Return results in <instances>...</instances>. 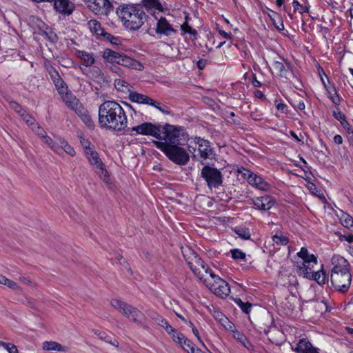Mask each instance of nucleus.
Listing matches in <instances>:
<instances>
[{
    "instance_id": "1",
    "label": "nucleus",
    "mask_w": 353,
    "mask_h": 353,
    "mask_svg": "<svg viewBox=\"0 0 353 353\" xmlns=\"http://www.w3.org/2000/svg\"><path fill=\"white\" fill-rule=\"evenodd\" d=\"M183 129L180 127L173 126L168 131L162 141H153L154 145L163 152L165 155L173 163L179 165H185L190 161V155L186 150L181 146L179 137Z\"/></svg>"
},
{
    "instance_id": "2",
    "label": "nucleus",
    "mask_w": 353,
    "mask_h": 353,
    "mask_svg": "<svg viewBox=\"0 0 353 353\" xmlns=\"http://www.w3.org/2000/svg\"><path fill=\"white\" fill-rule=\"evenodd\" d=\"M99 123L103 128L121 131L127 127V116L117 102L107 101L99 108Z\"/></svg>"
},
{
    "instance_id": "3",
    "label": "nucleus",
    "mask_w": 353,
    "mask_h": 353,
    "mask_svg": "<svg viewBox=\"0 0 353 353\" xmlns=\"http://www.w3.org/2000/svg\"><path fill=\"white\" fill-rule=\"evenodd\" d=\"M333 263L336 261L331 271V282L334 288L341 293L349 290L352 282V274L350 272V264L343 257L333 258Z\"/></svg>"
},
{
    "instance_id": "4",
    "label": "nucleus",
    "mask_w": 353,
    "mask_h": 353,
    "mask_svg": "<svg viewBox=\"0 0 353 353\" xmlns=\"http://www.w3.org/2000/svg\"><path fill=\"white\" fill-rule=\"evenodd\" d=\"M182 253L188 265L194 274L201 281L207 279L205 276H210L213 272L205 263L189 247L182 248Z\"/></svg>"
},
{
    "instance_id": "5",
    "label": "nucleus",
    "mask_w": 353,
    "mask_h": 353,
    "mask_svg": "<svg viewBox=\"0 0 353 353\" xmlns=\"http://www.w3.org/2000/svg\"><path fill=\"white\" fill-rule=\"evenodd\" d=\"M110 305L130 321L138 325L144 324L145 314L136 307L117 299H112Z\"/></svg>"
},
{
    "instance_id": "6",
    "label": "nucleus",
    "mask_w": 353,
    "mask_h": 353,
    "mask_svg": "<svg viewBox=\"0 0 353 353\" xmlns=\"http://www.w3.org/2000/svg\"><path fill=\"white\" fill-rule=\"evenodd\" d=\"M174 125L166 124L163 126L157 125L152 123L145 122L132 128V132L143 135H149L157 139V141H162L168 134L166 131L172 129Z\"/></svg>"
},
{
    "instance_id": "7",
    "label": "nucleus",
    "mask_w": 353,
    "mask_h": 353,
    "mask_svg": "<svg viewBox=\"0 0 353 353\" xmlns=\"http://www.w3.org/2000/svg\"><path fill=\"white\" fill-rule=\"evenodd\" d=\"M203 283L213 294L222 299L226 298L230 293L229 284L213 272H210L209 278L204 279Z\"/></svg>"
},
{
    "instance_id": "8",
    "label": "nucleus",
    "mask_w": 353,
    "mask_h": 353,
    "mask_svg": "<svg viewBox=\"0 0 353 353\" xmlns=\"http://www.w3.org/2000/svg\"><path fill=\"white\" fill-rule=\"evenodd\" d=\"M201 176L206 181L210 188H217L223 183V175L216 168L205 165L201 172Z\"/></svg>"
},
{
    "instance_id": "9",
    "label": "nucleus",
    "mask_w": 353,
    "mask_h": 353,
    "mask_svg": "<svg viewBox=\"0 0 353 353\" xmlns=\"http://www.w3.org/2000/svg\"><path fill=\"white\" fill-rule=\"evenodd\" d=\"M85 157L90 163V165L93 167L96 173L99 175L104 174L105 176L107 174V170L105 168V165L103 164L102 160L100 159L98 152L94 149V146H85Z\"/></svg>"
},
{
    "instance_id": "10",
    "label": "nucleus",
    "mask_w": 353,
    "mask_h": 353,
    "mask_svg": "<svg viewBox=\"0 0 353 353\" xmlns=\"http://www.w3.org/2000/svg\"><path fill=\"white\" fill-rule=\"evenodd\" d=\"M88 8L97 14L107 15L112 6L109 0H86Z\"/></svg>"
},
{
    "instance_id": "11",
    "label": "nucleus",
    "mask_w": 353,
    "mask_h": 353,
    "mask_svg": "<svg viewBox=\"0 0 353 353\" xmlns=\"http://www.w3.org/2000/svg\"><path fill=\"white\" fill-rule=\"evenodd\" d=\"M146 19L145 12L137 7L136 12H133L126 22H124V26L126 28L136 30L140 28Z\"/></svg>"
},
{
    "instance_id": "12",
    "label": "nucleus",
    "mask_w": 353,
    "mask_h": 353,
    "mask_svg": "<svg viewBox=\"0 0 353 353\" xmlns=\"http://www.w3.org/2000/svg\"><path fill=\"white\" fill-rule=\"evenodd\" d=\"M291 349L296 353H319L307 338H302L297 343H291Z\"/></svg>"
},
{
    "instance_id": "13",
    "label": "nucleus",
    "mask_w": 353,
    "mask_h": 353,
    "mask_svg": "<svg viewBox=\"0 0 353 353\" xmlns=\"http://www.w3.org/2000/svg\"><path fill=\"white\" fill-rule=\"evenodd\" d=\"M195 143L198 145V150L202 159H212L214 158V151L208 140L196 137Z\"/></svg>"
},
{
    "instance_id": "14",
    "label": "nucleus",
    "mask_w": 353,
    "mask_h": 353,
    "mask_svg": "<svg viewBox=\"0 0 353 353\" xmlns=\"http://www.w3.org/2000/svg\"><path fill=\"white\" fill-rule=\"evenodd\" d=\"M155 30L157 34H163L167 37L176 33V30L173 28L172 26L165 17H161L159 19Z\"/></svg>"
},
{
    "instance_id": "15",
    "label": "nucleus",
    "mask_w": 353,
    "mask_h": 353,
    "mask_svg": "<svg viewBox=\"0 0 353 353\" xmlns=\"http://www.w3.org/2000/svg\"><path fill=\"white\" fill-rule=\"evenodd\" d=\"M253 203L256 209L266 211L272 208L274 201L270 196L265 195L254 199Z\"/></svg>"
},
{
    "instance_id": "16",
    "label": "nucleus",
    "mask_w": 353,
    "mask_h": 353,
    "mask_svg": "<svg viewBox=\"0 0 353 353\" xmlns=\"http://www.w3.org/2000/svg\"><path fill=\"white\" fill-rule=\"evenodd\" d=\"M52 1L57 12L66 15H70L73 12V4L69 0H53Z\"/></svg>"
},
{
    "instance_id": "17",
    "label": "nucleus",
    "mask_w": 353,
    "mask_h": 353,
    "mask_svg": "<svg viewBox=\"0 0 353 353\" xmlns=\"http://www.w3.org/2000/svg\"><path fill=\"white\" fill-rule=\"evenodd\" d=\"M119 61L118 64L124 67L137 70H142L143 69V66L140 62L125 54H122Z\"/></svg>"
},
{
    "instance_id": "18",
    "label": "nucleus",
    "mask_w": 353,
    "mask_h": 353,
    "mask_svg": "<svg viewBox=\"0 0 353 353\" xmlns=\"http://www.w3.org/2000/svg\"><path fill=\"white\" fill-rule=\"evenodd\" d=\"M137 7L134 5L121 6L117 9V14L124 23L128 20L133 12H136Z\"/></svg>"
},
{
    "instance_id": "19",
    "label": "nucleus",
    "mask_w": 353,
    "mask_h": 353,
    "mask_svg": "<svg viewBox=\"0 0 353 353\" xmlns=\"http://www.w3.org/2000/svg\"><path fill=\"white\" fill-rule=\"evenodd\" d=\"M129 99L134 103H143V104H148V105H154V103L152 102L153 101V99L150 98L149 97L140 94L136 92L131 91L129 93L128 95Z\"/></svg>"
},
{
    "instance_id": "20",
    "label": "nucleus",
    "mask_w": 353,
    "mask_h": 353,
    "mask_svg": "<svg viewBox=\"0 0 353 353\" xmlns=\"http://www.w3.org/2000/svg\"><path fill=\"white\" fill-rule=\"evenodd\" d=\"M61 96L63 101L66 104V105L73 110L75 107H77L80 103L79 99L67 89L66 92H64L63 94H59Z\"/></svg>"
},
{
    "instance_id": "21",
    "label": "nucleus",
    "mask_w": 353,
    "mask_h": 353,
    "mask_svg": "<svg viewBox=\"0 0 353 353\" xmlns=\"http://www.w3.org/2000/svg\"><path fill=\"white\" fill-rule=\"evenodd\" d=\"M299 257L303 259L301 264L313 263L317 264V258L313 254H309L307 249L302 248L301 250L297 253Z\"/></svg>"
},
{
    "instance_id": "22",
    "label": "nucleus",
    "mask_w": 353,
    "mask_h": 353,
    "mask_svg": "<svg viewBox=\"0 0 353 353\" xmlns=\"http://www.w3.org/2000/svg\"><path fill=\"white\" fill-rule=\"evenodd\" d=\"M248 183L261 190H268L270 187V184L265 181L262 177L255 174H253Z\"/></svg>"
},
{
    "instance_id": "23",
    "label": "nucleus",
    "mask_w": 353,
    "mask_h": 353,
    "mask_svg": "<svg viewBox=\"0 0 353 353\" xmlns=\"http://www.w3.org/2000/svg\"><path fill=\"white\" fill-rule=\"evenodd\" d=\"M77 57L79 58L86 67H90L95 63V59L92 53L84 50H77Z\"/></svg>"
},
{
    "instance_id": "24",
    "label": "nucleus",
    "mask_w": 353,
    "mask_h": 353,
    "mask_svg": "<svg viewBox=\"0 0 353 353\" xmlns=\"http://www.w3.org/2000/svg\"><path fill=\"white\" fill-rule=\"evenodd\" d=\"M122 54L110 49H105L103 53V58L109 63H119Z\"/></svg>"
},
{
    "instance_id": "25",
    "label": "nucleus",
    "mask_w": 353,
    "mask_h": 353,
    "mask_svg": "<svg viewBox=\"0 0 353 353\" xmlns=\"http://www.w3.org/2000/svg\"><path fill=\"white\" fill-rule=\"evenodd\" d=\"M50 78L53 81L59 94H63L64 92H66L68 86L61 77L59 72L54 74V76L51 77Z\"/></svg>"
},
{
    "instance_id": "26",
    "label": "nucleus",
    "mask_w": 353,
    "mask_h": 353,
    "mask_svg": "<svg viewBox=\"0 0 353 353\" xmlns=\"http://www.w3.org/2000/svg\"><path fill=\"white\" fill-rule=\"evenodd\" d=\"M307 279L314 280L319 285L325 284L326 281V276L325 272L323 269V265H321V270L316 272L313 271Z\"/></svg>"
},
{
    "instance_id": "27",
    "label": "nucleus",
    "mask_w": 353,
    "mask_h": 353,
    "mask_svg": "<svg viewBox=\"0 0 353 353\" xmlns=\"http://www.w3.org/2000/svg\"><path fill=\"white\" fill-rule=\"evenodd\" d=\"M63 138L54 136V138H51L47 135V137H44V140L43 141L46 144H47L52 150L57 153H60V147H59V139H62Z\"/></svg>"
},
{
    "instance_id": "28",
    "label": "nucleus",
    "mask_w": 353,
    "mask_h": 353,
    "mask_svg": "<svg viewBox=\"0 0 353 353\" xmlns=\"http://www.w3.org/2000/svg\"><path fill=\"white\" fill-rule=\"evenodd\" d=\"M148 315L159 325L165 330L170 325L169 323L160 316L157 312L153 310H149Z\"/></svg>"
},
{
    "instance_id": "29",
    "label": "nucleus",
    "mask_w": 353,
    "mask_h": 353,
    "mask_svg": "<svg viewBox=\"0 0 353 353\" xmlns=\"http://www.w3.org/2000/svg\"><path fill=\"white\" fill-rule=\"evenodd\" d=\"M181 346L188 353H205L186 337H184Z\"/></svg>"
},
{
    "instance_id": "30",
    "label": "nucleus",
    "mask_w": 353,
    "mask_h": 353,
    "mask_svg": "<svg viewBox=\"0 0 353 353\" xmlns=\"http://www.w3.org/2000/svg\"><path fill=\"white\" fill-rule=\"evenodd\" d=\"M314 264L313 263H307V264H300L297 265L298 270L297 273L299 276H302L303 278H307L309 275L314 271L312 269L314 268Z\"/></svg>"
},
{
    "instance_id": "31",
    "label": "nucleus",
    "mask_w": 353,
    "mask_h": 353,
    "mask_svg": "<svg viewBox=\"0 0 353 353\" xmlns=\"http://www.w3.org/2000/svg\"><path fill=\"white\" fill-rule=\"evenodd\" d=\"M285 65L280 61H274L273 66L276 70L279 72L281 77L285 76L288 70L291 69V64L287 60L285 61Z\"/></svg>"
},
{
    "instance_id": "32",
    "label": "nucleus",
    "mask_w": 353,
    "mask_h": 353,
    "mask_svg": "<svg viewBox=\"0 0 353 353\" xmlns=\"http://www.w3.org/2000/svg\"><path fill=\"white\" fill-rule=\"evenodd\" d=\"M142 3L148 12L152 10L163 11V8L159 0H142Z\"/></svg>"
},
{
    "instance_id": "33",
    "label": "nucleus",
    "mask_w": 353,
    "mask_h": 353,
    "mask_svg": "<svg viewBox=\"0 0 353 353\" xmlns=\"http://www.w3.org/2000/svg\"><path fill=\"white\" fill-rule=\"evenodd\" d=\"M168 334H170L176 343L182 345V341L184 340L185 336L178 332L175 328L172 327L170 325L165 330Z\"/></svg>"
},
{
    "instance_id": "34",
    "label": "nucleus",
    "mask_w": 353,
    "mask_h": 353,
    "mask_svg": "<svg viewBox=\"0 0 353 353\" xmlns=\"http://www.w3.org/2000/svg\"><path fill=\"white\" fill-rule=\"evenodd\" d=\"M43 349L44 350L59 352H65L66 348L60 343L55 341H45L43 343Z\"/></svg>"
},
{
    "instance_id": "35",
    "label": "nucleus",
    "mask_w": 353,
    "mask_h": 353,
    "mask_svg": "<svg viewBox=\"0 0 353 353\" xmlns=\"http://www.w3.org/2000/svg\"><path fill=\"white\" fill-rule=\"evenodd\" d=\"M268 16L278 30H283L284 29V25L280 14L271 10V13L268 14Z\"/></svg>"
},
{
    "instance_id": "36",
    "label": "nucleus",
    "mask_w": 353,
    "mask_h": 353,
    "mask_svg": "<svg viewBox=\"0 0 353 353\" xmlns=\"http://www.w3.org/2000/svg\"><path fill=\"white\" fill-rule=\"evenodd\" d=\"M114 87L115 88L121 92L127 93L131 92L130 90V85L125 81V80H123L121 79H117L114 80Z\"/></svg>"
},
{
    "instance_id": "37",
    "label": "nucleus",
    "mask_w": 353,
    "mask_h": 353,
    "mask_svg": "<svg viewBox=\"0 0 353 353\" xmlns=\"http://www.w3.org/2000/svg\"><path fill=\"white\" fill-rule=\"evenodd\" d=\"M93 332L95 335L98 336L101 340H103L106 343H110L115 347L119 346V343L117 342V341L115 339H112L105 332L98 330H94Z\"/></svg>"
},
{
    "instance_id": "38",
    "label": "nucleus",
    "mask_w": 353,
    "mask_h": 353,
    "mask_svg": "<svg viewBox=\"0 0 353 353\" xmlns=\"http://www.w3.org/2000/svg\"><path fill=\"white\" fill-rule=\"evenodd\" d=\"M88 27L92 32L97 35H101L104 34L105 31L102 28L101 23L97 20H90L88 23Z\"/></svg>"
},
{
    "instance_id": "39",
    "label": "nucleus",
    "mask_w": 353,
    "mask_h": 353,
    "mask_svg": "<svg viewBox=\"0 0 353 353\" xmlns=\"http://www.w3.org/2000/svg\"><path fill=\"white\" fill-rule=\"evenodd\" d=\"M233 231L241 239L247 240L250 238V230L245 226H236Z\"/></svg>"
},
{
    "instance_id": "40",
    "label": "nucleus",
    "mask_w": 353,
    "mask_h": 353,
    "mask_svg": "<svg viewBox=\"0 0 353 353\" xmlns=\"http://www.w3.org/2000/svg\"><path fill=\"white\" fill-rule=\"evenodd\" d=\"M341 224L349 230L353 231V218L347 213H343L340 218Z\"/></svg>"
},
{
    "instance_id": "41",
    "label": "nucleus",
    "mask_w": 353,
    "mask_h": 353,
    "mask_svg": "<svg viewBox=\"0 0 353 353\" xmlns=\"http://www.w3.org/2000/svg\"><path fill=\"white\" fill-rule=\"evenodd\" d=\"M60 152L63 150L65 153L68 154L71 157H74L76 154L74 148L68 145V143L63 139H59Z\"/></svg>"
},
{
    "instance_id": "42",
    "label": "nucleus",
    "mask_w": 353,
    "mask_h": 353,
    "mask_svg": "<svg viewBox=\"0 0 353 353\" xmlns=\"http://www.w3.org/2000/svg\"><path fill=\"white\" fill-rule=\"evenodd\" d=\"M236 304L241 309V310L245 313V314H249L250 310H251V307H252V304L250 303L249 302H243L241 299L238 298V299H236L234 300Z\"/></svg>"
},
{
    "instance_id": "43",
    "label": "nucleus",
    "mask_w": 353,
    "mask_h": 353,
    "mask_svg": "<svg viewBox=\"0 0 353 353\" xmlns=\"http://www.w3.org/2000/svg\"><path fill=\"white\" fill-rule=\"evenodd\" d=\"M292 6L294 11H298L300 14L309 12V7L302 6L297 0L293 1Z\"/></svg>"
},
{
    "instance_id": "44",
    "label": "nucleus",
    "mask_w": 353,
    "mask_h": 353,
    "mask_svg": "<svg viewBox=\"0 0 353 353\" xmlns=\"http://www.w3.org/2000/svg\"><path fill=\"white\" fill-rule=\"evenodd\" d=\"M181 30L183 33H189L192 35L194 38L197 36V32L196 30L193 29L191 26H190L187 21L183 23L181 26Z\"/></svg>"
},
{
    "instance_id": "45",
    "label": "nucleus",
    "mask_w": 353,
    "mask_h": 353,
    "mask_svg": "<svg viewBox=\"0 0 353 353\" xmlns=\"http://www.w3.org/2000/svg\"><path fill=\"white\" fill-rule=\"evenodd\" d=\"M272 241L274 243L281 245H285L288 243L289 239L288 237L284 236H279L278 234H275L272 236Z\"/></svg>"
},
{
    "instance_id": "46",
    "label": "nucleus",
    "mask_w": 353,
    "mask_h": 353,
    "mask_svg": "<svg viewBox=\"0 0 353 353\" xmlns=\"http://www.w3.org/2000/svg\"><path fill=\"white\" fill-rule=\"evenodd\" d=\"M232 257L235 260H245L246 255L239 249L231 250Z\"/></svg>"
},
{
    "instance_id": "47",
    "label": "nucleus",
    "mask_w": 353,
    "mask_h": 353,
    "mask_svg": "<svg viewBox=\"0 0 353 353\" xmlns=\"http://www.w3.org/2000/svg\"><path fill=\"white\" fill-rule=\"evenodd\" d=\"M20 116L23 119V121L31 128L36 123L35 119L33 117H32L29 114H28L26 110L21 112Z\"/></svg>"
},
{
    "instance_id": "48",
    "label": "nucleus",
    "mask_w": 353,
    "mask_h": 353,
    "mask_svg": "<svg viewBox=\"0 0 353 353\" xmlns=\"http://www.w3.org/2000/svg\"><path fill=\"white\" fill-rule=\"evenodd\" d=\"M81 119L89 128L93 129L94 128V122L92 121L88 112L87 114H85Z\"/></svg>"
},
{
    "instance_id": "49",
    "label": "nucleus",
    "mask_w": 353,
    "mask_h": 353,
    "mask_svg": "<svg viewBox=\"0 0 353 353\" xmlns=\"http://www.w3.org/2000/svg\"><path fill=\"white\" fill-rule=\"evenodd\" d=\"M0 345L9 353H19L17 347L12 343L1 342Z\"/></svg>"
},
{
    "instance_id": "50",
    "label": "nucleus",
    "mask_w": 353,
    "mask_h": 353,
    "mask_svg": "<svg viewBox=\"0 0 353 353\" xmlns=\"http://www.w3.org/2000/svg\"><path fill=\"white\" fill-rule=\"evenodd\" d=\"M31 128L42 139L43 141L44 140V137H47L46 132L38 125L37 123H36Z\"/></svg>"
},
{
    "instance_id": "51",
    "label": "nucleus",
    "mask_w": 353,
    "mask_h": 353,
    "mask_svg": "<svg viewBox=\"0 0 353 353\" xmlns=\"http://www.w3.org/2000/svg\"><path fill=\"white\" fill-rule=\"evenodd\" d=\"M239 172L241 174L243 179H246L249 183L250 179H252L253 174L254 173L252 172L250 170L243 168L241 170H239Z\"/></svg>"
},
{
    "instance_id": "52",
    "label": "nucleus",
    "mask_w": 353,
    "mask_h": 353,
    "mask_svg": "<svg viewBox=\"0 0 353 353\" xmlns=\"http://www.w3.org/2000/svg\"><path fill=\"white\" fill-rule=\"evenodd\" d=\"M72 110H74L80 118L88 112L81 103Z\"/></svg>"
},
{
    "instance_id": "53",
    "label": "nucleus",
    "mask_w": 353,
    "mask_h": 353,
    "mask_svg": "<svg viewBox=\"0 0 353 353\" xmlns=\"http://www.w3.org/2000/svg\"><path fill=\"white\" fill-rule=\"evenodd\" d=\"M332 114H333V117L339 121L341 123L346 119L345 115L339 109H337L336 110H334L332 112Z\"/></svg>"
},
{
    "instance_id": "54",
    "label": "nucleus",
    "mask_w": 353,
    "mask_h": 353,
    "mask_svg": "<svg viewBox=\"0 0 353 353\" xmlns=\"http://www.w3.org/2000/svg\"><path fill=\"white\" fill-rule=\"evenodd\" d=\"M117 259L119 261V263L121 265H123L125 267V268L128 270V272H130V274H132V270L130 268L129 264L125 260V259L121 255H120L119 254L117 255Z\"/></svg>"
},
{
    "instance_id": "55",
    "label": "nucleus",
    "mask_w": 353,
    "mask_h": 353,
    "mask_svg": "<svg viewBox=\"0 0 353 353\" xmlns=\"http://www.w3.org/2000/svg\"><path fill=\"white\" fill-rule=\"evenodd\" d=\"M232 336L240 343L247 341V338L244 334L240 332L238 330L233 332Z\"/></svg>"
},
{
    "instance_id": "56",
    "label": "nucleus",
    "mask_w": 353,
    "mask_h": 353,
    "mask_svg": "<svg viewBox=\"0 0 353 353\" xmlns=\"http://www.w3.org/2000/svg\"><path fill=\"white\" fill-rule=\"evenodd\" d=\"M214 317L216 321H218L220 323L223 324L225 321L227 320V317L221 312L215 311L214 312Z\"/></svg>"
},
{
    "instance_id": "57",
    "label": "nucleus",
    "mask_w": 353,
    "mask_h": 353,
    "mask_svg": "<svg viewBox=\"0 0 353 353\" xmlns=\"http://www.w3.org/2000/svg\"><path fill=\"white\" fill-rule=\"evenodd\" d=\"M10 107L11 109L14 110L17 114L21 115V112L25 110L21 108V106L15 101H12L10 103Z\"/></svg>"
},
{
    "instance_id": "58",
    "label": "nucleus",
    "mask_w": 353,
    "mask_h": 353,
    "mask_svg": "<svg viewBox=\"0 0 353 353\" xmlns=\"http://www.w3.org/2000/svg\"><path fill=\"white\" fill-rule=\"evenodd\" d=\"M333 92H334L333 94L331 92H329V93H330L329 97L334 104L339 105L340 103V99H339V95L336 91V89L334 88L333 89Z\"/></svg>"
},
{
    "instance_id": "59",
    "label": "nucleus",
    "mask_w": 353,
    "mask_h": 353,
    "mask_svg": "<svg viewBox=\"0 0 353 353\" xmlns=\"http://www.w3.org/2000/svg\"><path fill=\"white\" fill-rule=\"evenodd\" d=\"M44 66L50 77L58 73V71L50 63H46Z\"/></svg>"
},
{
    "instance_id": "60",
    "label": "nucleus",
    "mask_w": 353,
    "mask_h": 353,
    "mask_svg": "<svg viewBox=\"0 0 353 353\" xmlns=\"http://www.w3.org/2000/svg\"><path fill=\"white\" fill-rule=\"evenodd\" d=\"M103 36L106 39V40L109 41L110 43L113 44H117L118 38L115 37L112 34L105 32Z\"/></svg>"
},
{
    "instance_id": "61",
    "label": "nucleus",
    "mask_w": 353,
    "mask_h": 353,
    "mask_svg": "<svg viewBox=\"0 0 353 353\" xmlns=\"http://www.w3.org/2000/svg\"><path fill=\"white\" fill-rule=\"evenodd\" d=\"M4 285L12 290H19V286L17 285V283H15L13 281L10 280L7 278L6 279Z\"/></svg>"
},
{
    "instance_id": "62",
    "label": "nucleus",
    "mask_w": 353,
    "mask_h": 353,
    "mask_svg": "<svg viewBox=\"0 0 353 353\" xmlns=\"http://www.w3.org/2000/svg\"><path fill=\"white\" fill-rule=\"evenodd\" d=\"M228 330L230 331L232 334L233 332H235V330H237L235 327V325L231 323L228 319L222 324Z\"/></svg>"
},
{
    "instance_id": "63",
    "label": "nucleus",
    "mask_w": 353,
    "mask_h": 353,
    "mask_svg": "<svg viewBox=\"0 0 353 353\" xmlns=\"http://www.w3.org/2000/svg\"><path fill=\"white\" fill-rule=\"evenodd\" d=\"M158 110L165 114H171V110L170 108L164 105H160V107H158Z\"/></svg>"
},
{
    "instance_id": "64",
    "label": "nucleus",
    "mask_w": 353,
    "mask_h": 353,
    "mask_svg": "<svg viewBox=\"0 0 353 353\" xmlns=\"http://www.w3.org/2000/svg\"><path fill=\"white\" fill-rule=\"evenodd\" d=\"M341 124L349 133L353 132L352 125L346 121V119Z\"/></svg>"
}]
</instances>
